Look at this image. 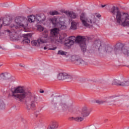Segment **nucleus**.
Returning a JSON list of instances; mask_svg holds the SVG:
<instances>
[{
	"label": "nucleus",
	"instance_id": "nucleus-1",
	"mask_svg": "<svg viewBox=\"0 0 129 129\" xmlns=\"http://www.w3.org/2000/svg\"><path fill=\"white\" fill-rule=\"evenodd\" d=\"M46 20V16L44 14L36 15V16L32 15L29 17L28 20L26 18L16 17L15 18V24H12L10 26L11 28V31L10 30L6 31L7 33H9L11 40L12 41H19L21 40V35L18 34L17 30L20 28H27L29 23H34L36 22L38 24L44 22Z\"/></svg>",
	"mask_w": 129,
	"mask_h": 129
},
{
	"label": "nucleus",
	"instance_id": "nucleus-2",
	"mask_svg": "<svg viewBox=\"0 0 129 129\" xmlns=\"http://www.w3.org/2000/svg\"><path fill=\"white\" fill-rule=\"evenodd\" d=\"M11 92L12 97L19 100V101H24L25 99L29 98V100L30 101V105H26L27 110H34L36 108L38 97L35 95H32V93L30 90L24 89V87L19 86L17 87L11 88Z\"/></svg>",
	"mask_w": 129,
	"mask_h": 129
},
{
	"label": "nucleus",
	"instance_id": "nucleus-3",
	"mask_svg": "<svg viewBox=\"0 0 129 129\" xmlns=\"http://www.w3.org/2000/svg\"><path fill=\"white\" fill-rule=\"evenodd\" d=\"M52 108L55 110H66L74 106L73 101L67 100L60 96L54 97L51 101Z\"/></svg>",
	"mask_w": 129,
	"mask_h": 129
},
{
	"label": "nucleus",
	"instance_id": "nucleus-4",
	"mask_svg": "<svg viewBox=\"0 0 129 129\" xmlns=\"http://www.w3.org/2000/svg\"><path fill=\"white\" fill-rule=\"evenodd\" d=\"M110 12L113 14V17L116 16V23L118 25L126 27L129 26V15L127 13H121L118 11V8L113 6Z\"/></svg>",
	"mask_w": 129,
	"mask_h": 129
},
{
	"label": "nucleus",
	"instance_id": "nucleus-5",
	"mask_svg": "<svg viewBox=\"0 0 129 129\" xmlns=\"http://www.w3.org/2000/svg\"><path fill=\"white\" fill-rule=\"evenodd\" d=\"M76 42L79 44L81 50L84 53L86 52V43L88 42V39L85 36H78L76 37L74 36H71L69 39L65 40V45L68 47L72 46L74 43Z\"/></svg>",
	"mask_w": 129,
	"mask_h": 129
},
{
	"label": "nucleus",
	"instance_id": "nucleus-6",
	"mask_svg": "<svg viewBox=\"0 0 129 129\" xmlns=\"http://www.w3.org/2000/svg\"><path fill=\"white\" fill-rule=\"evenodd\" d=\"M93 46L102 54H111L113 52V48L112 47L108 45L101 44L100 40H96Z\"/></svg>",
	"mask_w": 129,
	"mask_h": 129
},
{
	"label": "nucleus",
	"instance_id": "nucleus-7",
	"mask_svg": "<svg viewBox=\"0 0 129 129\" xmlns=\"http://www.w3.org/2000/svg\"><path fill=\"white\" fill-rule=\"evenodd\" d=\"M80 20L82 25L86 28H92L93 25L96 23V18L94 15H92L89 17H86L84 13H83L80 16Z\"/></svg>",
	"mask_w": 129,
	"mask_h": 129
},
{
	"label": "nucleus",
	"instance_id": "nucleus-8",
	"mask_svg": "<svg viewBox=\"0 0 129 129\" xmlns=\"http://www.w3.org/2000/svg\"><path fill=\"white\" fill-rule=\"evenodd\" d=\"M121 44H117L115 46V48L114 49V52L116 55L117 54H120L121 53H123L124 55H128L129 53V48L126 46H123Z\"/></svg>",
	"mask_w": 129,
	"mask_h": 129
},
{
	"label": "nucleus",
	"instance_id": "nucleus-9",
	"mask_svg": "<svg viewBox=\"0 0 129 129\" xmlns=\"http://www.w3.org/2000/svg\"><path fill=\"white\" fill-rule=\"evenodd\" d=\"M58 35H59V29L57 28H54L50 30V36L51 37H54V39L52 40V42H58V43H61L63 38L58 37Z\"/></svg>",
	"mask_w": 129,
	"mask_h": 129
},
{
	"label": "nucleus",
	"instance_id": "nucleus-10",
	"mask_svg": "<svg viewBox=\"0 0 129 129\" xmlns=\"http://www.w3.org/2000/svg\"><path fill=\"white\" fill-rule=\"evenodd\" d=\"M71 60L73 62H74L76 65H87V62H85L78 55H73L71 57Z\"/></svg>",
	"mask_w": 129,
	"mask_h": 129
},
{
	"label": "nucleus",
	"instance_id": "nucleus-11",
	"mask_svg": "<svg viewBox=\"0 0 129 129\" xmlns=\"http://www.w3.org/2000/svg\"><path fill=\"white\" fill-rule=\"evenodd\" d=\"M112 85H117V86H128L129 80H124L119 81L116 79L113 80L112 83Z\"/></svg>",
	"mask_w": 129,
	"mask_h": 129
},
{
	"label": "nucleus",
	"instance_id": "nucleus-12",
	"mask_svg": "<svg viewBox=\"0 0 129 129\" xmlns=\"http://www.w3.org/2000/svg\"><path fill=\"white\" fill-rule=\"evenodd\" d=\"M90 110L87 108V107L84 106L82 108L81 111L79 113V115L83 117H87L90 114Z\"/></svg>",
	"mask_w": 129,
	"mask_h": 129
},
{
	"label": "nucleus",
	"instance_id": "nucleus-13",
	"mask_svg": "<svg viewBox=\"0 0 129 129\" xmlns=\"http://www.w3.org/2000/svg\"><path fill=\"white\" fill-rule=\"evenodd\" d=\"M115 98L114 96H112L109 97L108 98L106 99V100H97L96 101V103L98 104H103V103H109L110 105H113L114 104V103H109V101H111L112 99H114Z\"/></svg>",
	"mask_w": 129,
	"mask_h": 129
},
{
	"label": "nucleus",
	"instance_id": "nucleus-14",
	"mask_svg": "<svg viewBox=\"0 0 129 129\" xmlns=\"http://www.w3.org/2000/svg\"><path fill=\"white\" fill-rule=\"evenodd\" d=\"M65 20V18L63 17H60L59 18V21H58V25L57 26L58 28H59L61 30H66V29L67 28V27L66 25H65V22H64V20Z\"/></svg>",
	"mask_w": 129,
	"mask_h": 129
},
{
	"label": "nucleus",
	"instance_id": "nucleus-15",
	"mask_svg": "<svg viewBox=\"0 0 129 129\" xmlns=\"http://www.w3.org/2000/svg\"><path fill=\"white\" fill-rule=\"evenodd\" d=\"M11 23H12V20L10 18H4L3 19L0 18V25L1 26L3 24L4 26H9Z\"/></svg>",
	"mask_w": 129,
	"mask_h": 129
},
{
	"label": "nucleus",
	"instance_id": "nucleus-16",
	"mask_svg": "<svg viewBox=\"0 0 129 129\" xmlns=\"http://www.w3.org/2000/svg\"><path fill=\"white\" fill-rule=\"evenodd\" d=\"M1 79L9 80L12 79V75L9 73H3L0 75Z\"/></svg>",
	"mask_w": 129,
	"mask_h": 129
},
{
	"label": "nucleus",
	"instance_id": "nucleus-17",
	"mask_svg": "<svg viewBox=\"0 0 129 129\" xmlns=\"http://www.w3.org/2000/svg\"><path fill=\"white\" fill-rule=\"evenodd\" d=\"M38 42H39L41 45L42 44H45L46 43H50V42H51V40H50V38H47L44 37V36H42L38 38Z\"/></svg>",
	"mask_w": 129,
	"mask_h": 129
},
{
	"label": "nucleus",
	"instance_id": "nucleus-18",
	"mask_svg": "<svg viewBox=\"0 0 129 129\" xmlns=\"http://www.w3.org/2000/svg\"><path fill=\"white\" fill-rule=\"evenodd\" d=\"M64 14L71 19H76L77 18V15L72 11H65Z\"/></svg>",
	"mask_w": 129,
	"mask_h": 129
},
{
	"label": "nucleus",
	"instance_id": "nucleus-19",
	"mask_svg": "<svg viewBox=\"0 0 129 129\" xmlns=\"http://www.w3.org/2000/svg\"><path fill=\"white\" fill-rule=\"evenodd\" d=\"M31 36H32V35H31V34H24L23 42L26 44L30 43V39L29 38H30V37H31Z\"/></svg>",
	"mask_w": 129,
	"mask_h": 129
},
{
	"label": "nucleus",
	"instance_id": "nucleus-20",
	"mask_svg": "<svg viewBox=\"0 0 129 129\" xmlns=\"http://www.w3.org/2000/svg\"><path fill=\"white\" fill-rule=\"evenodd\" d=\"M63 76V80H68V81H71L72 80V76L66 73H62Z\"/></svg>",
	"mask_w": 129,
	"mask_h": 129
},
{
	"label": "nucleus",
	"instance_id": "nucleus-21",
	"mask_svg": "<svg viewBox=\"0 0 129 129\" xmlns=\"http://www.w3.org/2000/svg\"><path fill=\"white\" fill-rule=\"evenodd\" d=\"M71 26L70 27L71 30H77V25H78V22L73 21L71 22Z\"/></svg>",
	"mask_w": 129,
	"mask_h": 129
},
{
	"label": "nucleus",
	"instance_id": "nucleus-22",
	"mask_svg": "<svg viewBox=\"0 0 129 129\" xmlns=\"http://www.w3.org/2000/svg\"><path fill=\"white\" fill-rule=\"evenodd\" d=\"M50 21L54 27H58L59 25V22H58V20L56 18H53L50 19Z\"/></svg>",
	"mask_w": 129,
	"mask_h": 129
},
{
	"label": "nucleus",
	"instance_id": "nucleus-23",
	"mask_svg": "<svg viewBox=\"0 0 129 129\" xmlns=\"http://www.w3.org/2000/svg\"><path fill=\"white\" fill-rule=\"evenodd\" d=\"M31 44L32 46H37V47H40L41 44L40 41H39V39L37 40H33L31 41Z\"/></svg>",
	"mask_w": 129,
	"mask_h": 129
},
{
	"label": "nucleus",
	"instance_id": "nucleus-24",
	"mask_svg": "<svg viewBox=\"0 0 129 129\" xmlns=\"http://www.w3.org/2000/svg\"><path fill=\"white\" fill-rule=\"evenodd\" d=\"M58 127V124L57 123L53 122L52 124L48 126V129H56Z\"/></svg>",
	"mask_w": 129,
	"mask_h": 129
},
{
	"label": "nucleus",
	"instance_id": "nucleus-25",
	"mask_svg": "<svg viewBox=\"0 0 129 129\" xmlns=\"http://www.w3.org/2000/svg\"><path fill=\"white\" fill-rule=\"evenodd\" d=\"M6 108V104L3 100L0 99V109H5Z\"/></svg>",
	"mask_w": 129,
	"mask_h": 129
},
{
	"label": "nucleus",
	"instance_id": "nucleus-26",
	"mask_svg": "<svg viewBox=\"0 0 129 129\" xmlns=\"http://www.w3.org/2000/svg\"><path fill=\"white\" fill-rule=\"evenodd\" d=\"M67 54H68L67 52L61 50H58L57 52L58 55H61V56H67Z\"/></svg>",
	"mask_w": 129,
	"mask_h": 129
},
{
	"label": "nucleus",
	"instance_id": "nucleus-27",
	"mask_svg": "<svg viewBox=\"0 0 129 129\" xmlns=\"http://www.w3.org/2000/svg\"><path fill=\"white\" fill-rule=\"evenodd\" d=\"M84 117L80 116H78L76 118L72 117V118L74 119L75 120H76L77 121H82L84 119Z\"/></svg>",
	"mask_w": 129,
	"mask_h": 129
},
{
	"label": "nucleus",
	"instance_id": "nucleus-28",
	"mask_svg": "<svg viewBox=\"0 0 129 129\" xmlns=\"http://www.w3.org/2000/svg\"><path fill=\"white\" fill-rule=\"evenodd\" d=\"M49 14L50 15V16H57L58 15H59L60 14L59 13V12H58V11H54L50 12Z\"/></svg>",
	"mask_w": 129,
	"mask_h": 129
},
{
	"label": "nucleus",
	"instance_id": "nucleus-29",
	"mask_svg": "<svg viewBox=\"0 0 129 129\" xmlns=\"http://www.w3.org/2000/svg\"><path fill=\"white\" fill-rule=\"evenodd\" d=\"M42 37L49 38V32L47 30L44 31V32L42 34Z\"/></svg>",
	"mask_w": 129,
	"mask_h": 129
},
{
	"label": "nucleus",
	"instance_id": "nucleus-30",
	"mask_svg": "<svg viewBox=\"0 0 129 129\" xmlns=\"http://www.w3.org/2000/svg\"><path fill=\"white\" fill-rule=\"evenodd\" d=\"M57 79L58 80H64L63 73H60L58 74L57 76Z\"/></svg>",
	"mask_w": 129,
	"mask_h": 129
},
{
	"label": "nucleus",
	"instance_id": "nucleus-31",
	"mask_svg": "<svg viewBox=\"0 0 129 129\" xmlns=\"http://www.w3.org/2000/svg\"><path fill=\"white\" fill-rule=\"evenodd\" d=\"M37 29L38 31H39V32H43V31H44V27L41 25H37Z\"/></svg>",
	"mask_w": 129,
	"mask_h": 129
},
{
	"label": "nucleus",
	"instance_id": "nucleus-32",
	"mask_svg": "<svg viewBox=\"0 0 129 129\" xmlns=\"http://www.w3.org/2000/svg\"><path fill=\"white\" fill-rule=\"evenodd\" d=\"M46 67L47 66L44 64L43 67L40 68V70H42V72H44H44H46V71H47V69L46 68Z\"/></svg>",
	"mask_w": 129,
	"mask_h": 129
},
{
	"label": "nucleus",
	"instance_id": "nucleus-33",
	"mask_svg": "<svg viewBox=\"0 0 129 129\" xmlns=\"http://www.w3.org/2000/svg\"><path fill=\"white\" fill-rule=\"evenodd\" d=\"M89 129H96V127L94 125L90 126Z\"/></svg>",
	"mask_w": 129,
	"mask_h": 129
},
{
	"label": "nucleus",
	"instance_id": "nucleus-34",
	"mask_svg": "<svg viewBox=\"0 0 129 129\" xmlns=\"http://www.w3.org/2000/svg\"><path fill=\"white\" fill-rule=\"evenodd\" d=\"M57 49V47H53V48H48V50H52L53 51H54V50H56Z\"/></svg>",
	"mask_w": 129,
	"mask_h": 129
},
{
	"label": "nucleus",
	"instance_id": "nucleus-35",
	"mask_svg": "<svg viewBox=\"0 0 129 129\" xmlns=\"http://www.w3.org/2000/svg\"><path fill=\"white\" fill-rule=\"evenodd\" d=\"M100 17H101V15H100V14H98L96 15L97 18H100Z\"/></svg>",
	"mask_w": 129,
	"mask_h": 129
},
{
	"label": "nucleus",
	"instance_id": "nucleus-36",
	"mask_svg": "<svg viewBox=\"0 0 129 129\" xmlns=\"http://www.w3.org/2000/svg\"><path fill=\"white\" fill-rule=\"evenodd\" d=\"M101 7L102 8H105V7H106V5H102Z\"/></svg>",
	"mask_w": 129,
	"mask_h": 129
},
{
	"label": "nucleus",
	"instance_id": "nucleus-37",
	"mask_svg": "<svg viewBox=\"0 0 129 129\" xmlns=\"http://www.w3.org/2000/svg\"><path fill=\"white\" fill-rule=\"evenodd\" d=\"M44 50H47V49H48V47H47L46 46H45L44 48H43Z\"/></svg>",
	"mask_w": 129,
	"mask_h": 129
},
{
	"label": "nucleus",
	"instance_id": "nucleus-38",
	"mask_svg": "<svg viewBox=\"0 0 129 129\" xmlns=\"http://www.w3.org/2000/svg\"><path fill=\"white\" fill-rule=\"evenodd\" d=\"M40 93H44V91H40Z\"/></svg>",
	"mask_w": 129,
	"mask_h": 129
},
{
	"label": "nucleus",
	"instance_id": "nucleus-39",
	"mask_svg": "<svg viewBox=\"0 0 129 129\" xmlns=\"http://www.w3.org/2000/svg\"><path fill=\"white\" fill-rule=\"evenodd\" d=\"M0 49H2V46L0 45Z\"/></svg>",
	"mask_w": 129,
	"mask_h": 129
},
{
	"label": "nucleus",
	"instance_id": "nucleus-40",
	"mask_svg": "<svg viewBox=\"0 0 129 129\" xmlns=\"http://www.w3.org/2000/svg\"><path fill=\"white\" fill-rule=\"evenodd\" d=\"M2 66V64H0V67Z\"/></svg>",
	"mask_w": 129,
	"mask_h": 129
}]
</instances>
